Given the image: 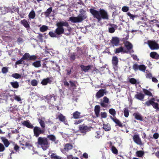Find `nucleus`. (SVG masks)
Here are the masks:
<instances>
[{"mask_svg":"<svg viewBox=\"0 0 159 159\" xmlns=\"http://www.w3.org/2000/svg\"><path fill=\"white\" fill-rule=\"evenodd\" d=\"M90 127L85 125L84 124L80 125L79 127V131L81 133L85 134L86 133L89 131Z\"/></svg>","mask_w":159,"mask_h":159,"instance_id":"423d86ee","label":"nucleus"},{"mask_svg":"<svg viewBox=\"0 0 159 159\" xmlns=\"http://www.w3.org/2000/svg\"><path fill=\"white\" fill-rule=\"evenodd\" d=\"M152 106L155 109L159 111V104L157 103L154 102Z\"/></svg>","mask_w":159,"mask_h":159,"instance_id":"a18cd8bd","label":"nucleus"},{"mask_svg":"<svg viewBox=\"0 0 159 159\" xmlns=\"http://www.w3.org/2000/svg\"><path fill=\"white\" fill-rule=\"evenodd\" d=\"M81 68L82 70H89L92 68V66H84L83 65H81L80 66H77V67L75 68L76 69H79Z\"/></svg>","mask_w":159,"mask_h":159,"instance_id":"bb28decb","label":"nucleus"},{"mask_svg":"<svg viewBox=\"0 0 159 159\" xmlns=\"http://www.w3.org/2000/svg\"><path fill=\"white\" fill-rule=\"evenodd\" d=\"M73 146L70 143H67L64 146V148L62 149V153L65 154L66 152H68L73 148Z\"/></svg>","mask_w":159,"mask_h":159,"instance_id":"6e6552de","label":"nucleus"},{"mask_svg":"<svg viewBox=\"0 0 159 159\" xmlns=\"http://www.w3.org/2000/svg\"><path fill=\"white\" fill-rule=\"evenodd\" d=\"M62 81L64 85L65 86L67 87L69 86L70 84L69 83L67 82L66 77H64Z\"/></svg>","mask_w":159,"mask_h":159,"instance_id":"ea45409f","label":"nucleus"},{"mask_svg":"<svg viewBox=\"0 0 159 159\" xmlns=\"http://www.w3.org/2000/svg\"><path fill=\"white\" fill-rule=\"evenodd\" d=\"M33 128L34 135L37 138L38 137L40 134H43L45 132L44 130L38 126L34 127Z\"/></svg>","mask_w":159,"mask_h":159,"instance_id":"39448f33","label":"nucleus"},{"mask_svg":"<svg viewBox=\"0 0 159 159\" xmlns=\"http://www.w3.org/2000/svg\"><path fill=\"white\" fill-rule=\"evenodd\" d=\"M95 137L98 139L101 136L100 132L98 131L96 132Z\"/></svg>","mask_w":159,"mask_h":159,"instance_id":"e2e57ef3","label":"nucleus"},{"mask_svg":"<svg viewBox=\"0 0 159 159\" xmlns=\"http://www.w3.org/2000/svg\"><path fill=\"white\" fill-rule=\"evenodd\" d=\"M148 44L152 50L159 49V45L155 41H148Z\"/></svg>","mask_w":159,"mask_h":159,"instance_id":"0eeeda50","label":"nucleus"},{"mask_svg":"<svg viewBox=\"0 0 159 159\" xmlns=\"http://www.w3.org/2000/svg\"><path fill=\"white\" fill-rule=\"evenodd\" d=\"M103 128L106 131H110L111 129V126L108 124L103 125Z\"/></svg>","mask_w":159,"mask_h":159,"instance_id":"72a5a7b5","label":"nucleus"},{"mask_svg":"<svg viewBox=\"0 0 159 159\" xmlns=\"http://www.w3.org/2000/svg\"><path fill=\"white\" fill-rule=\"evenodd\" d=\"M122 10L124 12H126L129 10V8L128 7L124 6L122 7Z\"/></svg>","mask_w":159,"mask_h":159,"instance_id":"4d7b16f0","label":"nucleus"},{"mask_svg":"<svg viewBox=\"0 0 159 159\" xmlns=\"http://www.w3.org/2000/svg\"><path fill=\"white\" fill-rule=\"evenodd\" d=\"M118 59L117 57H113L112 59V63L114 66L113 68L114 69H117V65L118 64Z\"/></svg>","mask_w":159,"mask_h":159,"instance_id":"aec40b11","label":"nucleus"},{"mask_svg":"<svg viewBox=\"0 0 159 159\" xmlns=\"http://www.w3.org/2000/svg\"><path fill=\"white\" fill-rule=\"evenodd\" d=\"M11 76L13 78L16 79L20 78L21 77V75L20 74L16 73L12 74Z\"/></svg>","mask_w":159,"mask_h":159,"instance_id":"37998d69","label":"nucleus"},{"mask_svg":"<svg viewBox=\"0 0 159 159\" xmlns=\"http://www.w3.org/2000/svg\"><path fill=\"white\" fill-rule=\"evenodd\" d=\"M10 84L15 89H17L19 87V85L17 81L10 82Z\"/></svg>","mask_w":159,"mask_h":159,"instance_id":"e433bc0d","label":"nucleus"},{"mask_svg":"<svg viewBox=\"0 0 159 159\" xmlns=\"http://www.w3.org/2000/svg\"><path fill=\"white\" fill-rule=\"evenodd\" d=\"M4 9L7 12H13V11L12 10V8L9 7H5Z\"/></svg>","mask_w":159,"mask_h":159,"instance_id":"3c124183","label":"nucleus"},{"mask_svg":"<svg viewBox=\"0 0 159 159\" xmlns=\"http://www.w3.org/2000/svg\"><path fill=\"white\" fill-rule=\"evenodd\" d=\"M37 56L36 55H33L30 56L29 60H34L37 58Z\"/></svg>","mask_w":159,"mask_h":159,"instance_id":"0e129e2a","label":"nucleus"},{"mask_svg":"<svg viewBox=\"0 0 159 159\" xmlns=\"http://www.w3.org/2000/svg\"><path fill=\"white\" fill-rule=\"evenodd\" d=\"M150 56L153 58L158 59L159 58V55L156 52H152L150 53Z\"/></svg>","mask_w":159,"mask_h":159,"instance_id":"c756f323","label":"nucleus"},{"mask_svg":"<svg viewBox=\"0 0 159 159\" xmlns=\"http://www.w3.org/2000/svg\"><path fill=\"white\" fill-rule=\"evenodd\" d=\"M112 44L113 46H117L119 43V39L116 37L112 38L111 41Z\"/></svg>","mask_w":159,"mask_h":159,"instance_id":"f3484780","label":"nucleus"},{"mask_svg":"<svg viewBox=\"0 0 159 159\" xmlns=\"http://www.w3.org/2000/svg\"><path fill=\"white\" fill-rule=\"evenodd\" d=\"M48 29V27L45 25H43L40 28V30L42 32L46 31Z\"/></svg>","mask_w":159,"mask_h":159,"instance_id":"09e8293b","label":"nucleus"},{"mask_svg":"<svg viewBox=\"0 0 159 159\" xmlns=\"http://www.w3.org/2000/svg\"><path fill=\"white\" fill-rule=\"evenodd\" d=\"M143 92L144 93V95L148 96L149 97L153 96V95H152V93L148 90L146 89H143Z\"/></svg>","mask_w":159,"mask_h":159,"instance_id":"7c9ffc66","label":"nucleus"},{"mask_svg":"<svg viewBox=\"0 0 159 159\" xmlns=\"http://www.w3.org/2000/svg\"><path fill=\"white\" fill-rule=\"evenodd\" d=\"M144 154V152L143 151H138L136 152V156L139 157H142Z\"/></svg>","mask_w":159,"mask_h":159,"instance_id":"2f4dec72","label":"nucleus"},{"mask_svg":"<svg viewBox=\"0 0 159 159\" xmlns=\"http://www.w3.org/2000/svg\"><path fill=\"white\" fill-rule=\"evenodd\" d=\"M111 149L112 152L113 153L116 155H117L118 154V150L114 146H112Z\"/></svg>","mask_w":159,"mask_h":159,"instance_id":"a19ab883","label":"nucleus"},{"mask_svg":"<svg viewBox=\"0 0 159 159\" xmlns=\"http://www.w3.org/2000/svg\"><path fill=\"white\" fill-rule=\"evenodd\" d=\"M111 27L109 28V32L110 33H113L115 32V29L114 28H117V26L116 25L112 24L111 25Z\"/></svg>","mask_w":159,"mask_h":159,"instance_id":"473e14b6","label":"nucleus"},{"mask_svg":"<svg viewBox=\"0 0 159 159\" xmlns=\"http://www.w3.org/2000/svg\"><path fill=\"white\" fill-rule=\"evenodd\" d=\"M5 150V148L4 145L0 143V152H2Z\"/></svg>","mask_w":159,"mask_h":159,"instance_id":"864d4df0","label":"nucleus"},{"mask_svg":"<svg viewBox=\"0 0 159 159\" xmlns=\"http://www.w3.org/2000/svg\"><path fill=\"white\" fill-rule=\"evenodd\" d=\"M133 139L134 142L138 145H141L143 144L141 139L139 135L134 134L133 137Z\"/></svg>","mask_w":159,"mask_h":159,"instance_id":"9d476101","label":"nucleus"},{"mask_svg":"<svg viewBox=\"0 0 159 159\" xmlns=\"http://www.w3.org/2000/svg\"><path fill=\"white\" fill-rule=\"evenodd\" d=\"M153 138L155 139H157L159 137V134L157 133H155L153 134Z\"/></svg>","mask_w":159,"mask_h":159,"instance_id":"774afa93","label":"nucleus"},{"mask_svg":"<svg viewBox=\"0 0 159 159\" xmlns=\"http://www.w3.org/2000/svg\"><path fill=\"white\" fill-rule=\"evenodd\" d=\"M52 11V8L51 7L48 8L45 12V15L46 17H48Z\"/></svg>","mask_w":159,"mask_h":159,"instance_id":"c9c22d12","label":"nucleus"},{"mask_svg":"<svg viewBox=\"0 0 159 159\" xmlns=\"http://www.w3.org/2000/svg\"><path fill=\"white\" fill-rule=\"evenodd\" d=\"M51 158L54 159H60V157L55 154H52L51 155Z\"/></svg>","mask_w":159,"mask_h":159,"instance_id":"bf43d9fd","label":"nucleus"},{"mask_svg":"<svg viewBox=\"0 0 159 159\" xmlns=\"http://www.w3.org/2000/svg\"><path fill=\"white\" fill-rule=\"evenodd\" d=\"M129 82L132 84H135L136 83L137 81L134 78H131L129 80Z\"/></svg>","mask_w":159,"mask_h":159,"instance_id":"5fc2aeb1","label":"nucleus"},{"mask_svg":"<svg viewBox=\"0 0 159 159\" xmlns=\"http://www.w3.org/2000/svg\"><path fill=\"white\" fill-rule=\"evenodd\" d=\"M83 121L82 119L79 120H75L74 121V124L75 125H78L82 122Z\"/></svg>","mask_w":159,"mask_h":159,"instance_id":"603ef678","label":"nucleus"},{"mask_svg":"<svg viewBox=\"0 0 159 159\" xmlns=\"http://www.w3.org/2000/svg\"><path fill=\"white\" fill-rule=\"evenodd\" d=\"M1 139L4 143L5 147L6 148L8 147L10 144L8 140L4 137H1Z\"/></svg>","mask_w":159,"mask_h":159,"instance_id":"b1692460","label":"nucleus"},{"mask_svg":"<svg viewBox=\"0 0 159 159\" xmlns=\"http://www.w3.org/2000/svg\"><path fill=\"white\" fill-rule=\"evenodd\" d=\"M100 107L99 105H96L94 107V112L96 116L98 117L99 116L100 111Z\"/></svg>","mask_w":159,"mask_h":159,"instance_id":"cd10ccee","label":"nucleus"},{"mask_svg":"<svg viewBox=\"0 0 159 159\" xmlns=\"http://www.w3.org/2000/svg\"><path fill=\"white\" fill-rule=\"evenodd\" d=\"M81 113L78 111L74 112L72 114L73 118L75 119L81 118L82 116L80 115Z\"/></svg>","mask_w":159,"mask_h":159,"instance_id":"5701e85b","label":"nucleus"},{"mask_svg":"<svg viewBox=\"0 0 159 159\" xmlns=\"http://www.w3.org/2000/svg\"><path fill=\"white\" fill-rule=\"evenodd\" d=\"M56 25L57 27L55 32L57 35H60L64 33V30L63 26L68 27L69 25L66 21H60L57 22Z\"/></svg>","mask_w":159,"mask_h":159,"instance_id":"7ed1b4c3","label":"nucleus"},{"mask_svg":"<svg viewBox=\"0 0 159 159\" xmlns=\"http://www.w3.org/2000/svg\"><path fill=\"white\" fill-rule=\"evenodd\" d=\"M137 93L134 96V98L140 101H143L145 97V95L141 93Z\"/></svg>","mask_w":159,"mask_h":159,"instance_id":"f8f14e48","label":"nucleus"},{"mask_svg":"<svg viewBox=\"0 0 159 159\" xmlns=\"http://www.w3.org/2000/svg\"><path fill=\"white\" fill-rule=\"evenodd\" d=\"M107 114L105 112H101V117L102 118H105L107 117Z\"/></svg>","mask_w":159,"mask_h":159,"instance_id":"680f3d73","label":"nucleus"},{"mask_svg":"<svg viewBox=\"0 0 159 159\" xmlns=\"http://www.w3.org/2000/svg\"><path fill=\"white\" fill-rule=\"evenodd\" d=\"M80 13L77 17L72 16L69 18V20L73 23H79L81 22L87 17L85 11L82 9L80 10Z\"/></svg>","mask_w":159,"mask_h":159,"instance_id":"f03ea898","label":"nucleus"},{"mask_svg":"<svg viewBox=\"0 0 159 159\" xmlns=\"http://www.w3.org/2000/svg\"><path fill=\"white\" fill-rule=\"evenodd\" d=\"M21 145L23 146H25L26 147L30 148L31 147H32V145L29 142H25V144L21 143Z\"/></svg>","mask_w":159,"mask_h":159,"instance_id":"79ce46f5","label":"nucleus"},{"mask_svg":"<svg viewBox=\"0 0 159 159\" xmlns=\"http://www.w3.org/2000/svg\"><path fill=\"white\" fill-rule=\"evenodd\" d=\"M154 102L153 101H152V100L150 99L146 101L145 103V104L147 106H149L151 105H152Z\"/></svg>","mask_w":159,"mask_h":159,"instance_id":"de8ad7c7","label":"nucleus"},{"mask_svg":"<svg viewBox=\"0 0 159 159\" xmlns=\"http://www.w3.org/2000/svg\"><path fill=\"white\" fill-rule=\"evenodd\" d=\"M53 97V96L50 94L47 95L45 97V99L47 100H50Z\"/></svg>","mask_w":159,"mask_h":159,"instance_id":"69168bd1","label":"nucleus"},{"mask_svg":"<svg viewBox=\"0 0 159 159\" xmlns=\"http://www.w3.org/2000/svg\"><path fill=\"white\" fill-rule=\"evenodd\" d=\"M89 11L94 17L97 19L99 21L100 20L102 19L107 20L108 19L107 12L104 10H100L98 11L91 8L89 9Z\"/></svg>","mask_w":159,"mask_h":159,"instance_id":"f257e3e1","label":"nucleus"},{"mask_svg":"<svg viewBox=\"0 0 159 159\" xmlns=\"http://www.w3.org/2000/svg\"><path fill=\"white\" fill-rule=\"evenodd\" d=\"M133 115L135 119L141 121H143V117L138 112L134 113Z\"/></svg>","mask_w":159,"mask_h":159,"instance_id":"4468645a","label":"nucleus"},{"mask_svg":"<svg viewBox=\"0 0 159 159\" xmlns=\"http://www.w3.org/2000/svg\"><path fill=\"white\" fill-rule=\"evenodd\" d=\"M38 120L41 127V128L43 130H44L45 131L46 125L45 122L43 120L40 119H39Z\"/></svg>","mask_w":159,"mask_h":159,"instance_id":"a878e982","label":"nucleus"},{"mask_svg":"<svg viewBox=\"0 0 159 159\" xmlns=\"http://www.w3.org/2000/svg\"><path fill=\"white\" fill-rule=\"evenodd\" d=\"M133 68L134 70H145L146 67L144 65H138L136 64L134 65Z\"/></svg>","mask_w":159,"mask_h":159,"instance_id":"6ab92c4d","label":"nucleus"},{"mask_svg":"<svg viewBox=\"0 0 159 159\" xmlns=\"http://www.w3.org/2000/svg\"><path fill=\"white\" fill-rule=\"evenodd\" d=\"M110 117L117 125L121 128H122L123 127L122 124L118 119H117L116 117L114 118L111 116Z\"/></svg>","mask_w":159,"mask_h":159,"instance_id":"2eb2a0df","label":"nucleus"},{"mask_svg":"<svg viewBox=\"0 0 159 159\" xmlns=\"http://www.w3.org/2000/svg\"><path fill=\"white\" fill-rule=\"evenodd\" d=\"M33 64L35 67H39L41 66L40 61H39L35 62L33 63Z\"/></svg>","mask_w":159,"mask_h":159,"instance_id":"49530a36","label":"nucleus"},{"mask_svg":"<svg viewBox=\"0 0 159 159\" xmlns=\"http://www.w3.org/2000/svg\"><path fill=\"white\" fill-rule=\"evenodd\" d=\"M31 84L33 86H36L38 84V82L36 80H33L31 81Z\"/></svg>","mask_w":159,"mask_h":159,"instance_id":"8fccbe9b","label":"nucleus"},{"mask_svg":"<svg viewBox=\"0 0 159 159\" xmlns=\"http://www.w3.org/2000/svg\"><path fill=\"white\" fill-rule=\"evenodd\" d=\"M37 143L44 150H46L50 145L48 139L45 137H39L38 139Z\"/></svg>","mask_w":159,"mask_h":159,"instance_id":"20e7f679","label":"nucleus"},{"mask_svg":"<svg viewBox=\"0 0 159 159\" xmlns=\"http://www.w3.org/2000/svg\"><path fill=\"white\" fill-rule=\"evenodd\" d=\"M20 23L26 28H29L30 25L27 21L25 19H24L20 21Z\"/></svg>","mask_w":159,"mask_h":159,"instance_id":"c85d7f7f","label":"nucleus"},{"mask_svg":"<svg viewBox=\"0 0 159 159\" xmlns=\"http://www.w3.org/2000/svg\"><path fill=\"white\" fill-rule=\"evenodd\" d=\"M109 113L113 116H115L116 114V111L113 108H111L109 111Z\"/></svg>","mask_w":159,"mask_h":159,"instance_id":"c03bdc74","label":"nucleus"},{"mask_svg":"<svg viewBox=\"0 0 159 159\" xmlns=\"http://www.w3.org/2000/svg\"><path fill=\"white\" fill-rule=\"evenodd\" d=\"M124 114L125 116L127 117L129 116V110L127 107L125 108L124 109Z\"/></svg>","mask_w":159,"mask_h":159,"instance_id":"4c0bfd02","label":"nucleus"},{"mask_svg":"<svg viewBox=\"0 0 159 159\" xmlns=\"http://www.w3.org/2000/svg\"><path fill=\"white\" fill-rule=\"evenodd\" d=\"M107 91L105 89H100L96 94V98L97 99H99L103 97L104 94H106Z\"/></svg>","mask_w":159,"mask_h":159,"instance_id":"9b49d317","label":"nucleus"},{"mask_svg":"<svg viewBox=\"0 0 159 159\" xmlns=\"http://www.w3.org/2000/svg\"><path fill=\"white\" fill-rule=\"evenodd\" d=\"M125 45L126 48L128 50L129 52L130 53L133 52V50H132L131 51L129 52V50L131 49L133 47L132 44L129 42L126 41L124 43Z\"/></svg>","mask_w":159,"mask_h":159,"instance_id":"4be33fe9","label":"nucleus"},{"mask_svg":"<svg viewBox=\"0 0 159 159\" xmlns=\"http://www.w3.org/2000/svg\"><path fill=\"white\" fill-rule=\"evenodd\" d=\"M127 15L130 17L131 19L134 20V18L135 17V16L131 14L130 12L127 13Z\"/></svg>","mask_w":159,"mask_h":159,"instance_id":"13d9d810","label":"nucleus"},{"mask_svg":"<svg viewBox=\"0 0 159 159\" xmlns=\"http://www.w3.org/2000/svg\"><path fill=\"white\" fill-rule=\"evenodd\" d=\"M116 53H118L120 52H123L124 53H128L129 52L128 51H127L124 50V48L122 47H120L119 48H117L116 49L115 51Z\"/></svg>","mask_w":159,"mask_h":159,"instance_id":"a211bd4d","label":"nucleus"},{"mask_svg":"<svg viewBox=\"0 0 159 159\" xmlns=\"http://www.w3.org/2000/svg\"><path fill=\"white\" fill-rule=\"evenodd\" d=\"M24 62L23 61V60L22 58H21L20 59L16 62V65L21 64Z\"/></svg>","mask_w":159,"mask_h":159,"instance_id":"6e6d98bb","label":"nucleus"},{"mask_svg":"<svg viewBox=\"0 0 159 159\" xmlns=\"http://www.w3.org/2000/svg\"><path fill=\"white\" fill-rule=\"evenodd\" d=\"M145 75L146 78L148 79H151L152 77V75L151 73H147Z\"/></svg>","mask_w":159,"mask_h":159,"instance_id":"052dcab7","label":"nucleus"},{"mask_svg":"<svg viewBox=\"0 0 159 159\" xmlns=\"http://www.w3.org/2000/svg\"><path fill=\"white\" fill-rule=\"evenodd\" d=\"M57 118L59 119V121L63 122L65 124H66V123L67 122L66 120V117L61 113H60L58 115Z\"/></svg>","mask_w":159,"mask_h":159,"instance_id":"412c9836","label":"nucleus"},{"mask_svg":"<svg viewBox=\"0 0 159 159\" xmlns=\"http://www.w3.org/2000/svg\"><path fill=\"white\" fill-rule=\"evenodd\" d=\"M46 138H47V139H48L51 141L54 142L56 144L58 143V141L56 140V137L53 134L48 135Z\"/></svg>","mask_w":159,"mask_h":159,"instance_id":"dca6fc26","label":"nucleus"},{"mask_svg":"<svg viewBox=\"0 0 159 159\" xmlns=\"http://www.w3.org/2000/svg\"><path fill=\"white\" fill-rule=\"evenodd\" d=\"M22 124L24 126H26L28 128L33 129L34 128L33 125L29 121V120H24Z\"/></svg>","mask_w":159,"mask_h":159,"instance_id":"ddd939ff","label":"nucleus"},{"mask_svg":"<svg viewBox=\"0 0 159 159\" xmlns=\"http://www.w3.org/2000/svg\"><path fill=\"white\" fill-rule=\"evenodd\" d=\"M14 99L18 102H20L21 101V99L20 97L19 96H17L16 95L15 96Z\"/></svg>","mask_w":159,"mask_h":159,"instance_id":"338daca9","label":"nucleus"},{"mask_svg":"<svg viewBox=\"0 0 159 159\" xmlns=\"http://www.w3.org/2000/svg\"><path fill=\"white\" fill-rule=\"evenodd\" d=\"M110 103L108 98L105 96L103 98L102 102L100 103L101 106L103 107L107 108L108 107V104Z\"/></svg>","mask_w":159,"mask_h":159,"instance_id":"1a4fd4ad","label":"nucleus"},{"mask_svg":"<svg viewBox=\"0 0 159 159\" xmlns=\"http://www.w3.org/2000/svg\"><path fill=\"white\" fill-rule=\"evenodd\" d=\"M30 55L29 53H26L23 56L22 58L23 60H29L30 57Z\"/></svg>","mask_w":159,"mask_h":159,"instance_id":"58836bf2","label":"nucleus"},{"mask_svg":"<svg viewBox=\"0 0 159 159\" xmlns=\"http://www.w3.org/2000/svg\"><path fill=\"white\" fill-rule=\"evenodd\" d=\"M49 78L43 79L41 82V84L43 85H46L48 83L50 84L52 82Z\"/></svg>","mask_w":159,"mask_h":159,"instance_id":"393cba45","label":"nucleus"},{"mask_svg":"<svg viewBox=\"0 0 159 159\" xmlns=\"http://www.w3.org/2000/svg\"><path fill=\"white\" fill-rule=\"evenodd\" d=\"M35 16V13L33 10H32L29 14L28 16L30 19H34Z\"/></svg>","mask_w":159,"mask_h":159,"instance_id":"f704fd0d","label":"nucleus"}]
</instances>
